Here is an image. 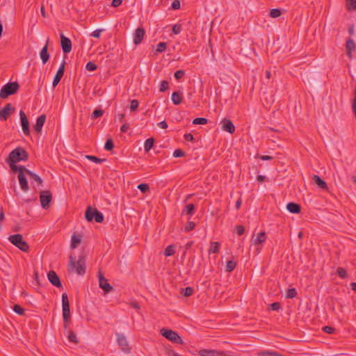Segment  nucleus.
Here are the masks:
<instances>
[{
    "mask_svg": "<svg viewBox=\"0 0 356 356\" xmlns=\"http://www.w3.org/2000/svg\"><path fill=\"white\" fill-rule=\"evenodd\" d=\"M138 101L136 100V99H133L131 101V103H130V110L131 111H135L138 107Z\"/></svg>",
    "mask_w": 356,
    "mask_h": 356,
    "instance_id": "47",
    "label": "nucleus"
},
{
    "mask_svg": "<svg viewBox=\"0 0 356 356\" xmlns=\"http://www.w3.org/2000/svg\"><path fill=\"white\" fill-rule=\"evenodd\" d=\"M337 274L342 279H344L347 277V271L341 267H339L337 269Z\"/></svg>",
    "mask_w": 356,
    "mask_h": 356,
    "instance_id": "40",
    "label": "nucleus"
},
{
    "mask_svg": "<svg viewBox=\"0 0 356 356\" xmlns=\"http://www.w3.org/2000/svg\"><path fill=\"white\" fill-rule=\"evenodd\" d=\"M129 129V125L128 123L123 124L120 127V131L123 133H125L128 131Z\"/></svg>",
    "mask_w": 356,
    "mask_h": 356,
    "instance_id": "61",
    "label": "nucleus"
},
{
    "mask_svg": "<svg viewBox=\"0 0 356 356\" xmlns=\"http://www.w3.org/2000/svg\"><path fill=\"white\" fill-rule=\"evenodd\" d=\"M7 163L9 164L10 168H11L13 172H15L17 171H18L19 172L20 170H21V168H26L24 165L17 166V165H15L16 163H11V162H7Z\"/></svg>",
    "mask_w": 356,
    "mask_h": 356,
    "instance_id": "42",
    "label": "nucleus"
},
{
    "mask_svg": "<svg viewBox=\"0 0 356 356\" xmlns=\"http://www.w3.org/2000/svg\"><path fill=\"white\" fill-rule=\"evenodd\" d=\"M296 295L297 291L294 288L289 289L286 293V297L287 298H293L296 296Z\"/></svg>",
    "mask_w": 356,
    "mask_h": 356,
    "instance_id": "37",
    "label": "nucleus"
},
{
    "mask_svg": "<svg viewBox=\"0 0 356 356\" xmlns=\"http://www.w3.org/2000/svg\"><path fill=\"white\" fill-rule=\"evenodd\" d=\"M158 126L161 129H166L168 127V124L165 121H161L159 123H158Z\"/></svg>",
    "mask_w": 356,
    "mask_h": 356,
    "instance_id": "63",
    "label": "nucleus"
},
{
    "mask_svg": "<svg viewBox=\"0 0 356 356\" xmlns=\"http://www.w3.org/2000/svg\"><path fill=\"white\" fill-rule=\"evenodd\" d=\"M63 318L64 322L63 327L64 329H67V325L71 320V316H63Z\"/></svg>",
    "mask_w": 356,
    "mask_h": 356,
    "instance_id": "54",
    "label": "nucleus"
},
{
    "mask_svg": "<svg viewBox=\"0 0 356 356\" xmlns=\"http://www.w3.org/2000/svg\"><path fill=\"white\" fill-rule=\"evenodd\" d=\"M236 266V262L234 260H229L227 262L225 270L227 272L230 273L234 270Z\"/></svg>",
    "mask_w": 356,
    "mask_h": 356,
    "instance_id": "31",
    "label": "nucleus"
},
{
    "mask_svg": "<svg viewBox=\"0 0 356 356\" xmlns=\"http://www.w3.org/2000/svg\"><path fill=\"white\" fill-rule=\"evenodd\" d=\"M15 111V108L10 103H8L0 110V120L5 121Z\"/></svg>",
    "mask_w": 356,
    "mask_h": 356,
    "instance_id": "10",
    "label": "nucleus"
},
{
    "mask_svg": "<svg viewBox=\"0 0 356 356\" xmlns=\"http://www.w3.org/2000/svg\"><path fill=\"white\" fill-rule=\"evenodd\" d=\"M29 170L26 168H21L20 172L18 173V179L20 187L23 191H28L29 190V186L26 178V171Z\"/></svg>",
    "mask_w": 356,
    "mask_h": 356,
    "instance_id": "8",
    "label": "nucleus"
},
{
    "mask_svg": "<svg viewBox=\"0 0 356 356\" xmlns=\"http://www.w3.org/2000/svg\"><path fill=\"white\" fill-rule=\"evenodd\" d=\"M138 188L143 193H145L149 190V186L147 184H140Z\"/></svg>",
    "mask_w": 356,
    "mask_h": 356,
    "instance_id": "45",
    "label": "nucleus"
},
{
    "mask_svg": "<svg viewBox=\"0 0 356 356\" xmlns=\"http://www.w3.org/2000/svg\"><path fill=\"white\" fill-rule=\"evenodd\" d=\"M99 287L103 289L106 293H109L112 291V286L108 282V280L104 277L101 272L98 274Z\"/></svg>",
    "mask_w": 356,
    "mask_h": 356,
    "instance_id": "12",
    "label": "nucleus"
},
{
    "mask_svg": "<svg viewBox=\"0 0 356 356\" xmlns=\"http://www.w3.org/2000/svg\"><path fill=\"white\" fill-rule=\"evenodd\" d=\"M154 143V139L153 138H149L147 139L144 144V149L145 152H149L153 147Z\"/></svg>",
    "mask_w": 356,
    "mask_h": 356,
    "instance_id": "30",
    "label": "nucleus"
},
{
    "mask_svg": "<svg viewBox=\"0 0 356 356\" xmlns=\"http://www.w3.org/2000/svg\"><path fill=\"white\" fill-rule=\"evenodd\" d=\"M168 87H169L168 82L167 81H162L161 82L159 90L161 92H165V90H167L168 89Z\"/></svg>",
    "mask_w": 356,
    "mask_h": 356,
    "instance_id": "49",
    "label": "nucleus"
},
{
    "mask_svg": "<svg viewBox=\"0 0 356 356\" xmlns=\"http://www.w3.org/2000/svg\"><path fill=\"white\" fill-rule=\"evenodd\" d=\"M175 247L173 245H170L167 246V248L164 250V254L166 257H170V256L173 255L175 252Z\"/></svg>",
    "mask_w": 356,
    "mask_h": 356,
    "instance_id": "33",
    "label": "nucleus"
},
{
    "mask_svg": "<svg viewBox=\"0 0 356 356\" xmlns=\"http://www.w3.org/2000/svg\"><path fill=\"white\" fill-rule=\"evenodd\" d=\"M29 155L26 151L21 147L14 149L6 159V162L17 163L21 161H25L28 159Z\"/></svg>",
    "mask_w": 356,
    "mask_h": 356,
    "instance_id": "2",
    "label": "nucleus"
},
{
    "mask_svg": "<svg viewBox=\"0 0 356 356\" xmlns=\"http://www.w3.org/2000/svg\"><path fill=\"white\" fill-rule=\"evenodd\" d=\"M287 210L291 213H299L301 211V207L298 204L289 202L286 205Z\"/></svg>",
    "mask_w": 356,
    "mask_h": 356,
    "instance_id": "22",
    "label": "nucleus"
},
{
    "mask_svg": "<svg viewBox=\"0 0 356 356\" xmlns=\"http://www.w3.org/2000/svg\"><path fill=\"white\" fill-rule=\"evenodd\" d=\"M220 124L222 125V130L229 133V134H234L235 131V127L232 122L227 118H224L221 122Z\"/></svg>",
    "mask_w": 356,
    "mask_h": 356,
    "instance_id": "15",
    "label": "nucleus"
},
{
    "mask_svg": "<svg viewBox=\"0 0 356 356\" xmlns=\"http://www.w3.org/2000/svg\"><path fill=\"white\" fill-rule=\"evenodd\" d=\"M104 111L102 109H95L92 113V118H97L103 115Z\"/></svg>",
    "mask_w": 356,
    "mask_h": 356,
    "instance_id": "48",
    "label": "nucleus"
},
{
    "mask_svg": "<svg viewBox=\"0 0 356 356\" xmlns=\"http://www.w3.org/2000/svg\"><path fill=\"white\" fill-rule=\"evenodd\" d=\"M145 34V31L144 30V29L143 28H138L136 31H135V33L134 34V42L135 44H140L143 38H144V35Z\"/></svg>",
    "mask_w": 356,
    "mask_h": 356,
    "instance_id": "17",
    "label": "nucleus"
},
{
    "mask_svg": "<svg viewBox=\"0 0 356 356\" xmlns=\"http://www.w3.org/2000/svg\"><path fill=\"white\" fill-rule=\"evenodd\" d=\"M26 175H28L29 177V178L31 179H33L35 181H36L38 183V185H40L42 186V184H43V180L42 179L38 176L37 174L33 172L32 171H31L30 170H27L26 171Z\"/></svg>",
    "mask_w": 356,
    "mask_h": 356,
    "instance_id": "24",
    "label": "nucleus"
},
{
    "mask_svg": "<svg viewBox=\"0 0 356 356\" xmlns=\"http://www.w3.org/2000/svg\"><path fill=\"white\" fill-rule=\"evenodd\" d=\"M60 45L63 51L65 54H68L72 50V42L71 40L65 37L63 33L60 34Z\"/></svg>",
    "mask_w": 356,
    "mask_h": 356,
    "instance_id": "13",
    "label": "nucleus"
},
{
    "mask_svg": "<svg viewBox=\"0 0 356 356\" xmlns=\"http://www.w3.org/2000/svg\"><path fill=\"white\" fill-rule=\"evenodd\" d=\"M166 47H167L166 42H159L156 46V53L163 52L166 49Z\"/></svg>",
    "mask_w": 356,
    "mask_h": 356,
    "instance_id": "36",
    "label": "nucleus"
},
{
    "mask_svg": "<svg viewBox=\"0 0 356 356\" xmlns=\"http://www.w3.org/2000/svg\"><path fill=\"white\" fill-rule=\"evenodd\" d=\"M195 223L194 222L188 221L185 226L184 230L186 232H190V231L193 230L195 229Z\"/></svg>",
    "mask_w": 356,
    "mask_h": 356,
    "instance_id": "43",
    "label": "nucleus"
},
{
    "mask_svg": "<svg viewBox=\"0 0 356 356\" xmlns=\"http://www.w3.org/2000/svg\"><path fill=\"white\" fill-rule=\"evenodd\" d=\"M81 238L79 235H73L71 239L70 247L72 249H74L77 247L78 244L81 243Z\"/></svg>",
    "mask_w": 356,
    "mask_h": 356,
    "instance_id": "27",
    "label": "nucleus"
},
{
    "mask_svg": "<svg viewBox=\"0 0 356 356\" xmlns=\"http://www.w3.org/2000/svg\"><path fill=\"white\" fill-rule=\"evenodd\" d=\"M282 15V12L278 8H273L270 10V16L272 18H276L280 17Z\"/></svg>",
    "mask_w": 356,
    "mask_h": 356,
    "instance_id": "38",
    "label": "nucleus"
},
{
    "mask_svg": "<svg viewBox=\"0 0 356 356\" xmlns=\"http://www.w3.org/2000/svg\"><path fill=\"white\" fill-rule=\"evenodd\" d=\"M52 200V195L50 191H42L40 193V201L43 209H47Z\"/></svg>",
    "mask_w": 356,
    "mask_h": 356,
    "instance_id": "7",
    "label": "nucleus"
},
{
    "mask_svg": "<svg viewBox=\"0 0 356 356\" xmlns=\"http://www.w3.org/2000/svg\"><path fill=\"white\" fill-rule=\"evenodd\" d=\"M97 66L94 63L90 61L86 64V69L88 71H94L97 69Z\"/></svg>",
    "mask_w": 356,
    "mask_h": 356,
    "instance_id": "50",
    "label": "nucleus"
},
{
    "mask_svg": "<svg viewBox=\"0 0 356 356\" xmlns=\"http://www.w3.org/2000/svg\"><path fill=\"white\" fill-rule=\"evenodd\" d=\"M45 120H46V115L42 114V115H40L38 118H37V120H36V123L33 126V129L34 130L37 132V133H40L41 131H42V128L45 122Z\"/></svg>",
    "mask_w": 356,
    "mask_h": 356,
    "instance_id": "19",
    "label": "nucleus"
},
{
    "mask_svg": "<svg viewBox=\"0 0 356 356\" xmlns=\"http://www.w3.org/2000/svg\"><path fill=\"white\" fill-rule=\"evenodd\" d=\"M114 145L113 140L111 138H108L104 145V149L107 151H111L113 149Z\"/></svg>",
    "mask_w": 356,
    "mask_h": 356,
    "instance_id": "41",
    "label": "nucleus"
},
{
    "mask_svg": "<svg viewBox=\"0 0 356 356\" xmlns=\"http://www.w3.org/2000/svg\"><path fill=\"white\" fill-rule=\"evenodd\" d=\"M125 115L124 113L118 114L117 118L119 122H122L124 120Z\"/></svg>",
    "mask_w": 356,
    "mask_h": 356,
    "instance_id": "64",
    "label": "nucleus"
},
{
    "mask_svg": "<svg viewBox=\"0 0 356 356\" xmlns=\"http://www.w3.org/2000/svg\"><path fill=\"white\" fill-rule=\"evenodd\" d=\"M184 139L187 141L193 142L195 140V138L193 134H186L184 135Z\"/></svg>",
    "mask_w": 356,
    "mask_h": 356,
    "instance_id": "60",
    "label": "nucleus"
},
{
    "mask_svg": "<svg viewBox=\"0 0 356 356\" xmlns=\"http://www.w3.org/2000/svg\"><path fill=\"white\" fill-rule=\"evenodd\" d=\"M161 334L168 339L169 341L177 343L183 344V340L181 337L175 331L166 328H162L160 330Z\"/></svg>",
    "mask_w": 356,
    "mask_h": 356,
    "instance_id": "6",
    "label": "nucleus"
},
{
    "mask_svg": "<svg viewBox=\"0 0 356 356\" xmlns=\"http://www.w3.org/2000/svg\"><path fill=\"white\" fill-rule=\"evenodd\" d=\"M184 74H185V72L184 70H177L175 73V78L177 80H179L181 78H182L184 76Z\"/></svg>",
    "mask_w": 356,
    "mask_h": 356,
    "instance_id": "53",
    "label": "nucleus"
},
{
    "mask_svg": "<svg viewBox=\"0 0 356 356\" xmlns=\"http://www.w3.org/2000/svg\"><path fill=\"white\" fill-rule=\"evenodd\" d=\"M85 256L81 255L76 261L72 255L70 256V263L68 266L69 273L76 272L79 275H83L86 273Z\"/></svg>",
    "mask_w": 356,
    "mask_h": 356,
    "instance_id": "1",
    "label": "nucleus"
},
{
    "mask_svg": "<svg viewBox=\"0 0 356 356\" xmlns=\"http://www.w3.org/2000/svg\"><path fill=\"white\" fill-rule=\"evenodd\" d=\"M280 304L279 302H273L270 305V307L271 310L277 311L280 309Z\"/></svg>",
    "mask_w": 356,
    "mask_h": 356,
    "instance_id": "57",
    "label": "nucleus"
},
{
    "mask_svg": "<svg viewBox=\"0 0 356 356\" xmlns=\"http://www.w3.org/2000/svg\"><path fill=\"white\" fill-rule=\"evenodd\" d=\"M171 8L173 10H177L180 8V1L179 0H174L171 4Z\"/></svg>",
    "mask_w": 356,
    "mask_h": 356,
    "instance_id": "55",
    "label": "nucleus"
},
{
    "mask_svg": "<svg viewBox=\"0 0 356 356\" xmlns=\"http://www.w3.org/2000/svg\"><path fill=\"white\" fill-rule=\"evenodd\" d=\"M17 82H10L4 85L0 90V98L6 99L8 96L15 94L19 90Z\"/></svg>",
    "mask_w": 356,
    "mask_h": 356,
    "instance_id": "4",
    "label": "nucleus"
},
{
    "mask_svg": "<svg viewBox=\"0 0 356 356\" xmlns=\"http://www.w3.org/2000/svg\"><path fill=\"white\" fill-rule=\"evenodd\" d=\"M181 30V26L178 24H175L172 28V32L176 35L180 33Z\"/></svg>",
    "mask_w": 356,
    "mask_h": 356,
    "instance_id": "52",
    "label": "nucleus"
},
{
    "mask_svg": "<svg viewBox=\"0 0 356 356\" xmlns=\"http://www.w3.org/2000/svg\"><path fill=\"white\" fill-rule=\"evenodd\" d=\"M323 331L328 334H332L334 332V328L330 326H325L323 328Z\"/></svg>",
    "mask_w": 356,
    "mask_h": 356,
    "instance_id": "59",
    "label": "nucleus"
},
{
    "mask_svg": "<svg viewBox=\"0 0 356 356\" xmlns=\"http://www.w3.org/2000/svg\"><path fill=\"white\" fill-rule=\"evenodd\" d=\"M346 48L347 50V54L350 58H353L352 53L355 51V45L353 39L348 38L346 42Z\"/></svg>",
    "mask_w": 356,
    "mask_h": 356,
    "instance_id": "21",
    "label": "nucleus"
},
{
    "mask_svg": "<svg viewBox=\"0 0 356 356\" xmlns=\"http://www.w3.org/2000/svg\"><path fill=\"white\" fill-rule=\"evenodd\" d=\"M220 244L218 242H211V247L209 250V254H216L218 252Z\"/></svg>",
    "mask_w": 356,
    "mask_h": 356,
    "instance_id": "28",
    "label": "nucleus"
},
{
    "mask_svg": "<svg viewBox=\"0 0 356 356\" xmlns=\"http://www.w3.org/2000/svg\"><path fill=\"white\" fill-rule=\"evenodd\" d=\"M312 179L313 184L316 185L319 188L324 190L327 189V185L326 182L323 180L318 175H314Z\"/></svg>",
    "mask_w": 356,
    "mask_h": 356,
    "instance_id": "18",
    "label": "nucleus"
},
{
    "mask_svg": "<svg viewBox=\"0 0 356 356\" xmlns=\"http://www.w3.org/2000/svg\"><path fill=\"white\" fill-rule=\"evenodd\" d=\"M195 213V206L193 204H189L183 209L182 215H190L192 216Z\"/></svg>",
    "mask_w": 356,
    "mask_h": 356,
    "instance_id": "26",
    "label": "nucleus"
},
{
    "mask_svg": "<svg viewBox=\"0 0 356 356\" xmlns=\"http://www.w3.org/2000/svg\"><path fill=\"white\" fill-rule=\"evenodd\" d=\"M266 240V234L264 232H259L256 238L252 239V243L254 245H259L264 243Z\"/></svg>",
    "mask_w": 356,
    "mask_h": 356,
    "instance_id": "23",
    "label": "nucleus"
},
{
    "mask_svg": "<svg viewBox=\"0 0 356 356\" xmlns=\"http://www.w3.org/2000/svg\"><path fill=\"white\" fill-rule=\"evenodd\" d=\"M236 232H237L238 235H239V236H241L242 234H243V233L245 232V228L242 225H237L236 227Z\"/></svg>",
    "mask_w": 356,
    "mask_h": 356,
    "instance_id": "58",
    "label": "nucleus"
},
{
    "mask_svg": "<svg viewBox=\"0 0 356 356\" xmlns=\"http://www.w3.org/2000/svg\"><path fill=\"white\" fill-rule=\"evenodd\" d=\"M48 44L49 40H47L46 44L43 47L40 53V56L43 64H45L49 59V54L48 53Z\"/></svg>",
    "mask_w": 356,
    "mask_h": 356,
    "instance_id": "20",
    "label": "nucleus"
},
{
    "mask_svg": "<svg viewBox=\"0 0 356 356\" xmlns=\"http://www.w3.org/2000/svg\"><path fill=\"white\" fill-rule=\"evenodd\" d=\"M65 61L63 60V63L59 67L54 78L53 80V87H56L58 83L60 82V79H62L64 72H65Z\"/></svg>",
    "mask_w": 356,
    "mask_h": 356,
    "instance_id": "16",
    "label": "nucleus"
},
{
    "mask_svg": "<svg viewBox=\"0 0 356 356\" xmlns=\"http://www.w3.org/2000/svg\"><path fill=\"white\" fill-rule=\"evenodd\" d=\"M172 101L175 105L179 104L182 101V93L178 91L172 92Z\"/></svg>",
    "mask_w": 356,
    "mask_h": 356,
    "instance_id": "25",
    "label": "nucleus"
},
{
    "mask_svg": "<svg viewBox=\"0 0 356 356\" xmlns=\"http://www.w3.org/2000/svg\"><path fill=\"white\" fill-rule=\"evenodd\" d=\"M183 290L184 291V296L186 297L191 296L194 292V289L190 286H188Z\"/></svg>",
    "mask_w": 356,
    "mask_h": 356,
    "instance_id": "51",
    "label": "nucleus"
},
{
    "mask_svg": "<svg viewBox=\"0 0 356 356\" xmlns=\"http://www.w3.org/2000/svg\"><path fill=\"white\" fill-rule=\"evenodd\" d=\"M116 337H117L118 343L119 346H120L121 350L126 353H129L130 352L131 348L129 347V343H128V341H127L126 337L120 333H117Z\"/></svg>",
    "mask_w": 356,
    "mask_h": 356,
    "instance_id": "9",
    "label": "nucleus"
},
{
    "mask_svg": "<svg viewBox=\"0 0 356 356\" xmlns=\"http://www.w3.org/2000/svg\"><path fill=\"white\" fill-rule=\"evenodd\" d=\"M103 31L102 29H97L95 31H94L90 35L92 37H94V38H99L101 35V33Z\"/></svg>",
    "mask_w": 356,
    "mask_h": 356,
    "instance_id": "56",
    "label": "nucleus"
},
{
    "mask_svg": "<svg viewBox=\"0 0 356 356\" xmlns=\"http://www.w3.org/2000/svg\"><path fill=\"white\" fill-rule=\"evenodd\" d=\"M207 122H208V120L205 118H197L193 120V124H205L207 123Z\"/></svg>",
    "mask_w": 356,
    "mask_h": 356,
    "instance_id": "39",
    "label": "nucleus"
},
{
    "mask_svg": "<svg viewBox=\"0 0 356 356\" xmlns=\"http://www.w3.org/2000/svg\"><path fill=\"white\" fill-rule=\"evenodd\" d=\"M47 277L50 283L54 286H56L58 288L62 286L59 277L57 275V274L55 273V271L50 270L47 274Z\"/></svg>",
    "mask_w": 356,
    "mask_h": 356,
    "instance_id": "14",
    "label": "nucleus"
},
{
    "mask_svg": "<svg viewBox=\"0 0 356 356\" xmlns=\"http://www.w3.org/2000/svg\"><path fill=\"white\" fill-rule=\"evenodd\" d=\"M122 0H113L111 5H112V6L116 8V7H118L119 6H120L122 4Z\"/></svg>",
    "mask_w": 356,
    "mask_h": 356,
    "instance_id": "62",
    "label": "nucleus"
},
{
    "mask_svg": "<svg viewBox=\"0 0 356 356\" xmlns=\"http://www.w3.org/2000/svg\"><path fill=\"white\" fill-rule=\"evenodd\" d=\"M62 306H63V309H65V310L70 309L68 296L66 293H63L62 294Z\"/></svg>",
    "mask_w": 356,
    "mask_h": 356,
    "instance_id": "29",
    "label": "nucleus"
},
{
    "mask_svg": "<svg viewBox=\"0 0 356 356\" xmlns=\"http://www.w3.org/2000/svg\"><path fill=\"white\" fill-rule=\"evenodd\" d=\"M85 218L88 222L95 220V222L101 223L104 221L103 214L96 209H92L91 207L87 208Z\"/></svg>",
    "mask_w": 356,
    "mask_h": 356,
    "instance_id": "5",
    "label": "nucleus"
},
{
    "mask_svg": "<svg viewBox=\"0 0 356 356\" xmlns=\"http://www.w3.org/2000/svg\"><path fill=\"white\" fill-rule=\"evenodd\" d=\"M346 8L349 11L356 10V0H347Z\"/></svg>",
    "mask_w": 356,
    "mask_h": 356,
    "instance_id": "34",
    "label": "nucleus"
},
{
    "mask_svg": "<svg viewBox=\"0 0 356 356\" xmlns=\"http://www.w3.org/2000/svg\"><path fill=\"white\" fill-rule=\"evenodd\" d=\"M67 338L69 341L71 342H73L76 344L79 343V339L76 334L72 330H68Z\"/></svg>",
    "mask_w": 356,
    "mask_h": 356,
    "instance_id": "32",
    "label": "nucleus"
},
{
    "mask_svg": "<svg viewBox=\"0 0 356 356\" xmlns=\"http://www.w3.org/2000/svg\"><path fill=\"white\" fill-rule=\"evenodd\" d=\"M19 117L21 120V124L22 127L23 133L26 136L30 135L29 122V120L23 111H19Z\"/></svg>",
    "mask_w": 356,
    "mask_h": 356,
    "instance_id": "11",
    "label": "nucleus"
},
{
    "mask_svg": "<svg viewBox=\"0 0 356 356\" xmlns=\"http://www.w3.org/2000/svg\"><path fill=\"white\" fill-rule=\"evenodd\" d=\"M13 311L19 315L24 314V309L19 305H15L13 306Z\"/></svg>",
    "mask_w": 356,
    "mask_h": 356,
    "instance_id": "44",
    "label": "nucleus"
},
{
    "mask_svg": "<svg viewBox=\"0 0 356 356\" xmlns=\"http://www.w3.org/2000/svg\"><path fill=\"white\" fill-rule=\"evenodd\" d=\"M10 242L24 252L29 251V245L23 240V236L20 234L11 235L8 238Z\"/></svg>",
    "mask_w": 356,
    "mask_h": 356,
    "instance_id": "3",
    "label": "nucleus"
},
{
    "mask_svg": "<svg viewBox=\"0 0 356 356\" xmlns=\"http://www.w3.org/2000/svg\"><path fill=\"white\" fill-rule=\"evenodd\" d=\"M185 154V152L181 149H177L173 152V156L175 158L184 156Z\"/></svg>",
    "mask_w": 356,
    "mask_h": 356,
    "instance_id": "46",
    "label": "nucleus"
},
{
    "mask_svg": "<svg viewBox=\"0 0 356 356\" xmlns=\"http://www.w3.org/2000/svg\"><path fill=\"white\" fill-rule=\"evenodd\" d=\"M86 158L90 161H93L94 163H101L106 161L105 159H99L97 156H92V155H87V156H86Z\"/></svg>",
    "mask_w": 356,
    "mask_h": 356,
    "instance_id": "35",
    "label": "nucleus"
}]
</instances>
